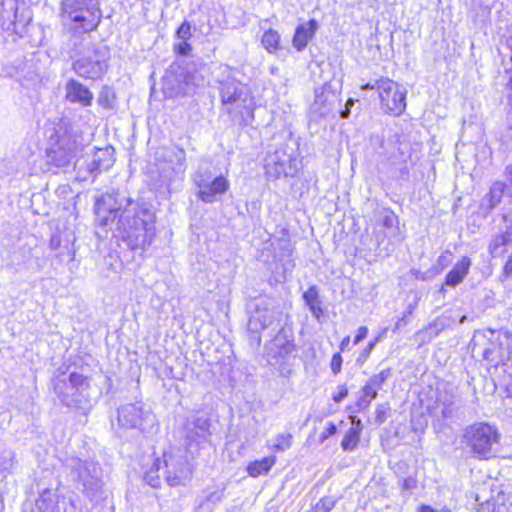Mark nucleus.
<instances>
[{
  "mask_svg": "<svg viewBox=\"0 0 512 512\" xmlns=\"http://www.w3.org/2000/svg\"><path fill=\"white\" fill-rule=\"evenodd\" d=\"M265 173L268 179L276 180L280 177L295 176L299 170V161L294 150L287 145H281L265 158Z\"/></svg>",
  "mask_w": 512,
  "mask_h": 512,
  "instance_id": "12",
  "label": "nucleus"
},
{
  "mask_svg": "<svg viewBox=\"0 0 512 512\" xmlns=\"http://www.w3.org/2000/svg\"><path fill=\"white\" fill-rule=\"evenodd\" d=\"M274 464V457H265L261 460L250 463L247 467V471L251 477H258L262 474L268 473Z\"/></svg>",
  "mask_w": 512,
  "mask_h": 512,
  "instance_id": "28",
  "label": "nucleus"
},
{
  "mask_svg": "<svg viewBox=\"0 0 512 512\" xmlns=\"http://www.w3.org/2000/svg\"><path fill=\"white\" fill-rule=\"evenodd\" d=\"M507 189L508 186L506 183L501 181H496L491 185L490 190L484 199L489 202L488 207L490 210L494 209L501 202L504 193L507 194Z\"/></svg>",
  "mask_w": 512,
  "mask_h": 512,
  "instance_id": "27",
  "label": "nucleus"
},
{
  "mask_svg": "<svg viewBox=\"0 0 512 512\" xmlns=\"http://www.w3.org/2000/svg\"><path fill=\"white\" fill-rule=\"evenodd\" d=\"M292 445V435L290 433H282L277 435L273 440V450L276 452H284Z\"/></svg>",
  "mask_w": 512,
  "mask_h": 512,
  "instance_id": "33",
  "label": "nucleus"
},
{
  "mask_svg": "<svg viewBox=\"0 0 512 512\" xmlns=\"http://www.w3.org/2000/svg\"><path fill=\"white\" fill-rule=\"evenodd\" d=\"M221 102L224 110L233 118L239 116L243 126L251 125L254 120V101L247 87L234 78L220 82Z\"/></svg>",
  "mask_w": 512,
  "mask_h": 512,
  "instance_id": "5",
  "label": "nucleus"
},
{
  "mask_svg": "<svg viewBox=\"0 0 512 512\" xmlns=\"http://www.w3.org/2000/svg\"><path fill=\"white\" fill-rule=\"evenodd\" d=\"M349 105H353V101H352V100H349V101L347 102V106H349Z\"/></svg>",
  "mask_w": 512,
  "mask_h": 512,
  "instance_id": "64",
  "label": "nucleus"
},
{
  "mask_svg": "<svg viewBox=\"0 0 512 512\" xmlns=\"http://www.w3.org/2000/svg\"><path fill=\"white\" fill-rule=\"evenodd\" d=\"M492 354V351L490 349H485L483 352V357L486 360H490V355Z\"/></svg>",
  "mask_w": 512,
  "mask_h": 512,
  "instance_id": "58",
  "label": "nucleus"
},
{
  "mask_svg": "<svg viewBox=\"0 0 512 512\" xmlns=\"http://www.w3.org/2000/svg\"><path fill=\"white\" fill-rule=\"evenodd\" d=\"M368 334V328L366 326H361L357 330V335L355 336L353 343L354 345L359 344L362 340H364L367 337Z\"/></svg>",
  "mask_w": 512,
  "mask_h": 512,
  "instance_id": "46",
  "label": "nucleus"
},
{
  "mask_svg": "<svg viewBox=\"0 0 512 512\" xmlns=\"http://www.w3.org/2000/svg\"><path fill=\"white\" fill-rule=\"evenodd\" d=\"M437 403L441 407V415L444 419H450L456 411V395L453 389L440 391Z\"/></svg>",
  "mask_w": 512,
  "mask_h": 512,
  "instance_id": "23",
  "label": "nucleus"
},
{
  "mask_svg": "<svg viewBox=\"0 0 512 512\" xmlns=\"http://www.w3.org/2000/svg\"><path fill=\"white\" fill-rule=\"evenodd\" d=\"M417 486V481L415 478L413 477H408V478H405L402 482V488L404 490H408V491H411L413 490L414 488H416Z\"/></svg>",
  "mask_w": 512,
  "mask_h": 512,
  "instance_id": "49",
  "label": "nucleus"
},
{
  "mask_svg": "<svg viewBox=\"0 0 512 512\" xmlns=\"http://www.w3.org/2000/svg\"><path fill=\"white\" fill-rule=\"evenodd\" d=\"M411 274L415 277V279L422 280V281L431 280L435 277L431 268L425 272H422L418 269H411Z\"/></svg>",
  "mask_w": 512,
  "mask_h": 512,
  "instance_id": "42",
  "label": "nucleus"
},
{
  "mask_svg": "<svg viewBox=\"0 0 512 512\" xmlns=\"http://www.w3.org/2000/svg\"><path fill=\"white\" fill-rule=\"evenodd\" d=\"M389 406L387 404H379L376 408L375 422L378 425L384 423L387 419Z\"/></svg>",
  "mask_w": 512,
  "mask_h": 512,
  "instance_id": "40",
  "label": "nucleus"
},
{
  "mask_svg": "<svg viewBox=\"0 0 512 512\" xmlns=\"http://www.w3.org/2000/svg\"><path fill=\"white\" fill-rule=\"evenodd\" d=\"M63 465L67 477L90 502L99 504L107 498L103 470L99 463L91 459L69 456L65 458Z\"/></svg>",
  "mask_w": 512,
  "mask_h": 512,
  "instance_id": "3",
  "label": "nucleus"
},
{
  "mask_svg": "<svg viewBox=\"0 0 512 512\" xmlns=\"http://www.w3.org/2000/svg\"><path fill=\"white\" fill-rule=\"evenodd\" d=\"M6 455H7V459H8V462H5L4 465H2V468L3 469H8L11 467V462H12V459H13V455L11 452H6Z\"/></svg>",
  "mask_w": 512,
  "mask_h": 512,
  "instance_id": "56",
  "label": "nucleus"
},
{
  "mask_svg": "<svg viewBox=\"0 0 512 512\" xmlns=\"http://www.w3.org/2000/svg\"><path fill=\"white\" fill-rule=\"evenodd\" d=\"M73 241L74 239H72L68 233L56 231L50 238L49 247L51 250H59V253L57 254L58 258L68 256L70 260H74L75 249Z\"/></svg>",
  "mask_w": 512,
  "mask_h": 512,
  "instance_id": "20",
  "label": "nucleus"
},
{
  "mask_svg": "<svg viewBox=\"0 0 512 512\" xmlns=\"http://www.w3.org/2000/svg\"><path fill=\"white\" fill-rule=\"evenodd\" d=\"M296 356L297 349L292 332L282 327L267 347V360L281 376L289 377Z\"/></svg>",
  "mask_w": 512,
  "mask_h": 512,
  "instance_id": "8",
  "label": "nucleus"
},
{
  "mask_svg": "<svg viewBox=\"0 0 512 512\" xmlns=\"http://www.w3.org/2000/svg\"><path fill=\"white\" fill-rule=\"evenodd\" d=\"M52 385L63 405L80 410L84 415L88 413L91 408L88 394L90 384L86 376L77 372L67 374L59 368L52 378Z\"/></svg>",
  "mask_w": 512,
  "mask_h": 512,
  "instance_id": "4",
  "label": "nucleus"
},
{
  "mask_svg": "<svg viewBox=\"0 0 512 512\" xmlns=\"http://www.w3.org/2000/svg\"><path fill=\"white\" fill-rule=\"evenodd\" d=\"M419 160L417 150L408 142H399L396 151L387 158L391 166L398 167L399 178L407 180L410 174V166H414Z\"/></svg>",
  "mask_w": 512,
  "mask_h": 512,
  "instance_id": "18",
  "label": "nucleus"
},
{
  "mask_svg": "<svg viewBox=\"0 0 512 512\" xmlns=\"http://www.w3.org/2000/svg\"><path fill=\"white\" fill-rule=\"evenodd\" d=\"M192 51V46L188 41L180 40L179 43L174 44V52L181 56H188Z\"/></svg>",
  "mask_w": 512,
  "mask_h": 512,
  "instance_id": "41",
  "label": "nucleus"
},
{
  "mask_svg": "<svg viewBox=\"0 0 512 512\" xmlns=\"http://www.w3.org/2000/svg\"><path fill=\"white\" fill-rule=\"evenodd\" d=\"M224 490L225 488H217L208 492L204 500L200 502L199 507L203 508L207 503H212L213 505L219 504L223 500Z\"/></svg>",
  "mask_w": 512,
  "mask_h": 512,
  "instance_id": "36",
  "label": "nucleus"
},
{
  "mask_svg": "<svg viewBox=\"0 0 512 512\" xmlns=\"http://www.w3.org/2000/svg\"><path fill=\"white\" fill-rule=\"evenodd\" d=\"M303 299L306 305L309 307L312 314L319 318L323 313L321 308V300L319 297V291L316 286L309 287L303 294Z\"/></svg>",
  "mask_w": 512,
  "mask_h": 512,
  "instance_id": "26",
  "label": "nucleus"
},
{
  "mask_svg": "<svg viewBox=\"0 0 512 512\" xmlns=\"http://www.w3.org/2000/svg\"><path fill=\"white\" fill-rule=\"evenodd\" d=\"M93 93L75 79H70L65 85V99L73 104H78L81 107H89L93 102Z\"/></svg>",
  "mask_w": 512,
  "mask_h": 512,
  "instance_id": "19",
  "label": "nucleus"
},
{
  "mask_svg": "<svg viewBox=\"0 0 512 512\" xmlns=\"http://www.w3.org/2000/svg\"><path fill=\"white\" fill-rule=\"evenodd\" d=\"M419 512H451V510L447 507H443L441 510L438 511L429 505H422L419 508Z\"/></svg>",
  "mask_w": 512,
  "mask_h": 512,
  "instance_id": "53",
  "label": "nucleus"
},
{
  "mask_svg": "<svg viewBox=\"0 0 512 512\" xmlns=\"http://www.w3.org/2000/svg\"><path fill=\"white\" fill-rule=\"evenodd\" d=\"M318 28L319 24L315 19H310L306 24L298 25L293 36V47L297 51L304 50Z\"/></svg>",
  "mask_w": 512,
  "mask_h": 512,
  "instance_id": "21",
  "label": "nucleus"
},
{
  "mask_svg": "<svg viewBox=\"0 0 512 512\" xmlns=\"http://www.w3.org/2000/svg\"><path fill=\"white\" fill-rule=\"evenodd\" d=\"M352 423H353V425H355L354 427H361L362 428V424H361V420L360 419L356 420L355 418H353L352 419Z\"/></svg>",
  "mask_w": 512,
  "mask_h": 512,
  "instance_id": "61",
  "label": "nucleus"
},
{
  "mask_svg": "<svg viewBox=\"0 0 512 512\" xmlns=\"http://www.w3.org/2000/svg\"><path fill=\"white\" fill-rule=\"evenodd\" d=\"M106 153H108V150H99L96 153L95 158L91 161V163L88 164L87 167V170L90 174H93L94 172H100L102 170H107L113 164L112 159H108L106 163L102 161L100 154Z\"/></svg>",
  "mask_w": 512,
  "mask_h": 512,
  "instance_id": "31",
  "label": "nucleus"
},
{
  "mask_svg": "<svg viewBox=\"0 0 512 512\" xmlns=\"http://www.w3.org/2000/svg\"><path fill=\"white\" fill-rule=\"evenodd\" d=\"M156 422L155 416L142 402L126 404L118 409V423L126 429L150 431Z\"/></svg>",
  "mask_w": 512,
  "mask_h": 512,
  "instance_id": "13",
  "label": "nucleus"
},
{
  "mask_svg": "<svg viewBox=\"0 0 512 512\" xmlns=\"http://www.w3.org/2000/svg\"><path fill=\"white\" fill-rule=\"evenodd\" d=\"M80 150V145L71 135L62 134L58 136L55 144L47 149V163L67 170L73 164Z\"/></svg>",
  "mask_w": 512,
  "mask_h": 512,
  "instance_id": "15",
  "label": "nucleus"
},
{
  "mask_svg": "<svg viewBox=\"0 0 512 512\" xmlns=\"http://www.w3.org/2000/svg\"><path fill=\"white\" fill-rule=\"evenodd\" d=\"M335 506V501L331 498H322L314 507L313 512H330Z\"/></svg>",
  "mask_w": 512,
  "mask_h": 512,
  "instance_id": "39",
  "label": "nucleus"
},
{
  "mask_svg": "<svg viewBox=\"0 0 512 512\" xmlns=\"http://www.w3.org/2000/svg\"><path fill=\"white\" fill-rule=\"evenodd\" d=\"M283 316L276 299L266 296L255 299L247 324L249 344L258 348L262 341V331L280 325Z\"/></svg>",
  "mask_w": 512,
  "mask_h": 512,
  "instance_id": "6",
  "label": "nucleus"
},
{
  "mask_svg": "<svg viewBox=\"0 0 512 512\" xmlns=\"http://www.w3.org/2000/svg\"><path fill=\"white\" fill-rule=\"evenodd\" d=\"M361 427H351L348 429L341 441V447L345 451H353L360 439Z\"/></svg>",
  "mask_w": 512,
  "mask_h": 512,
  "instance_id": "29",
  "label": "nucleus"
},
{
  "mask_svg": "<svg viewBox=\"0 0 512 512\" xmlns=\"http://www.w3.org/2000/svg\"><path fill=\"white\" fill-rule=\"evenodd\" d=\"M381 335H378L377 337H375V339L372 341V342H375V345L380 341L381 339Z\"/></svg>",
  "mask_w": 512,
  "mask_h": 512,
  "instance_id": "62",
  "label": "nucleus"
},
{
  "mask_svg": "<svg viewBox=\"0 0 512 512\" xmlns=\"http://www.w3.org/2000/svg\"><path fill=\"white\" fill-rule=\"evenodd\" d=\"M209 420L205 417L186 419L178 430L180 446L164 452L166 482L175 487L184 485L192 474L191 460L209 441Z\"/></svg>",
  "mask_w": 512,
  "mask_h": 512,
  "instance_id": "2",
  "label": "nucleus"
},
{
  "mask_svg": "<svg viewBox=\"0 0 512 512\" xmlns=\"http://www.w3.org/2000/svg\"><path fill=\"white\" fill-rule=\"evenodd\" d=\"M337 431V427L333 422L327 423L325 430L321 433L320 439L321 441H325L328 437L334 435Z\"/></svg>",
  "mask_w": 512,
  "mask_h": 512,
  "instance_id": "44",
  "label": "nucleus"
},
{
  "mask_svg": "<svg viewBox=\"0 0 512 512\" xmlns=\"http://www.w3.org/2000/svg\"><path fill=\"white\" fill-rule=\"evenodd\" d=\"M279 42L280 35L273 29L265 31L261 39L263 47L270 53H273L278 49Z\"/></svg>",
  "mask_w": 512,
  "mask_h": 512,
  "instance_id": "30",
  "label": "nucleus"
},
{
  "mask_svg": "<svg viewBox=\"0 0 512 512\" xmlns=\"http://www.w3.org/2000/svg\"><path fill=\"white\" fill-rule=\"evenodd\" d=\"M405 324V319L404 317L400 320H398V322L396 323V326H395V329H400L402 325Z\"/></svg>",
  "mask_w": 512,
  "mask_h": 512,
  "instance_id": "59",
  "label": "nucleus"
},
{
  "mask_svg": "<svg viewBox=\"0 0 512 512\" xmlns=\"http://www.w3.org/2000/svg\"><path fill=\"white\" fill-rule=\"evenodd\" d=\"M466 320V316H463L460 320V323H463Z\"/></svg>",
  "mask_w": 512,
  "mask_h": 512,
  "instance_id": "63",
  "label": "nucleus"
},
{
  "mask_svg": "<svg viewBox=\"0 0 512 512\" xmlns=\"http://www.w3.org/2000/svg\"><path fill=\"white\" fill-rule=\"evenodd\" d=\"M117 193H105L96 198L94 212L101 227L110 226L116 219V230L122 241L133 251L144 252L156 236L155 214L145 204L126 200L118 202Z\"/></svg>",
  "mask_w": 512,
  "mask_h": 512,
  "instance_id": "1",
  "label": "nucleus"
},
{
  "mask_svg": "<svg viewBox=\"0 0 512 512\" xmlns=\"http://www.w3.org/2000/svg\"><path fill=\"white\" fill-rule=\"evenodd\" d=\"M340 102L338 95L328 84L315 90V100L310 107V115L313 120H318L332 114L336 105Z\"/></svg>",
  "mask_w": 512,
  "mask_h": 512,
  "instance_id": "17",
  "label": "nucleus"
},
{
  "mask_svg": "<svg viewBox=\"0 0 512 512\" xmlns=\"http://www.w3.org/2000/svg\"><path fill=\"white\" fill-rule=\"evenodd\" d=\"M176 157H177L180 165H182L185 160V151L183 149H179L176 154Z\"/></svg>",
  "mask_w": 512,
  "mask_h": 512,
  "instance_id": "57",
  "label": "nucleus"
},
{
  "mask_svg": "<svg viewBox=\"0 0 512 512\" xmlns=\"http://www.w3.org/2000/svg\"><path fill=\"white\" fill-rule=\"evenodd\" d=\"M331 371L334 375L338 374L341 371L342 367V356L340 353H336L333 355L331 359Z\"/></svg>",
  "mask_w": 512,
  "mask_h": 512,
  "instance_id": "43",
  "label": "nucleus"
},
{
  "mask_svg": "<svg viewBox=\"0 0 512 512\" xmlns=\"http://www.w3.org/2000/svg\"><path fill=\"white\" fill-rule=\"evenodd\" d=\"M110 50L107 46H93L85 55L72 64L74 72L82 78L98 80L108 69Z\"/></svg>",
  "mask_w": 512,
  "mask_h": 512,
  "instance_id": "11",
  "label": "nucleus"
},
{
  "mask_svg": "<svg viewBox=\"0 0 512 512\" xmlns=\"http://www.w3.org/2000/svg\"><path fill=\"white\" fill-rule=\"evenodd\" d=\"M471 261L468 257H463L459 260L452 270L446 275L445 285L456 287L460 284L469 272Z\"/></svg>",
  "mask_w": 512,
  "mask_h": 512,
  "instance_id": "22",
  "label": "nucleus"
},
{
  "mask_svg": "<svg viewBox=\"0 0 512 512\" xmlns=\"http://www.w3.org/2000/svg\"><path fill=\"white\" fill-rule=\"evenodd\" d=\"M374 348H375V342H369L368 345L364 348V350L359 355L357 361L362 362V363L365 362L369 358V356Z\"/></svg>",
  "mask_w": 512,
  "mask_h": 512,
  "instance_id": "45",
  "label": "nucleus"
},
{
  "mask_svg": "<svg viewBox=\"0 0 512 512\" xmlns=\"http://www.w3.org/2000/svg\"><path fill=\"white\" fill-rule=\"evenodd\" d=\"M503 221L505 223V230L495 236L489 246L492 254H498V250L502 246L512 242V220H508L507 216H503Z\"/></svg>",
  "mask_w": 512,
  "mask_h": 512,
  "instance_id": "25",
  "label": "nucleus"
},
{
  "mask_svg": "<svg viewBox=\"0 0 512 512\" xmlns=\"http://www.w3.org/2000/svg\"><path fill=\"white\" fill-rule=\"evenodd\" d=\"M362 397L358 401V406L361 408H367L371 401L374 400L378 395V390H376L371 384L366 382V384L362 388Z\"/></svg>",
  "mask_w": 512,
  "mask_h": 512,
  "instance_id": "32",
  "label": "nucleus"
},
{
  "mask_svg": "<svg viewBox=\"0 0 512 512\" xmlns=\"http://www.w3.org/2000/svg\"><path fill=\"white\" fill-rule=\"evenodd\" d=\"M114 98L113 92L110 88L104 87L99 93L97 102L100 106L106 109L112 108V100Z\"/></svg>",
  "mask_w": 512,
  "mask_h": 512,
  "instance_id": "37",
  "label": "nucleus"
},
{
  "mask_svg": "<svg viewBox=\"0 0 512 512\" xmlns=\"http://www.w3.org/2000/svg\"><path fill=\"white\" fill-rule=\"evenodd\" d=\"M392 376V370L390 368L384 369L378 374L372 375L367 381L376 390H380L385 382Z\"/></svg>",
  "mask_w": 512,
  "mask_h": 512,
  "instance_id": "34",
  "label": "nucleus"
},
{
  "mask_svg": "<svg viewBox=\"0 0 512 512\" xmlns=\"http://www.w3.org/2000/svg\"><path fill=\"white\" fill-rule=\"evenodd\" d=\"M348 395V389L345 386H340L337 394L333 396L336 403L342 402Z\"/></svg>",
  "mask_w": 512,
  "mask_h": 512,
  "instance_id": "50",
  "label": "nucleus"
},
{
  "mask_svg": "<svg viewBox=\"0 0 512 512\" xmlns=\"http://www.w3.org/2000/svg\"><path fill=\"white\" fill-rule=\"evenodd\" d=\"M175 36L178 40L188 41L192 37V25L184 21L176 30Z\"/></svg>",
  "mask_w": 512,
  "mask_h": 512,
  "instance_id": "38",
  "label": "nucleus"
},
{
  "mask_svg": "<svg viewBox=\"0 0 512 512\" xmlns=\"http://www.w3.org/2000/svg\"><path fill=\"white\" fill-rule=\"evenodd\" d=\"M264 512H281V509L279 505L269 502Z\"/></svg>",
  "mask_w": 512,
  "mask_h": 512,
  "instance_id": "54",
  "label": "nucleus"
},
{
  "mask_svg": "<svg viewBox=\"0 0 512 512\" xmlns=\"http://www.w3.org/2000/svg\"><path fill=\"white\" fill-rule=\"evenodd\" d=\"M397 222V216L394 213L387 214L383 219V225L385 227H392Z\"/></svg>",
  "mask_w": 512,
  "mask_h": 512,
  "instance_id": "51",
  "label": "nucleus"
},
{
  "mask_svg": "<svg viewBox=\"0 0 512 512\" xmlns=\"http://www.w3.org/2000/svg\"><path fill=\"white\" fill-rule=\"evenodd\" d=\"M350 114L349 108L347 107L345 110L341 111V117L347 118Z\"/></svg>",
  "mask_w": 512,
  "mask_h": 512,
  "instance_id": "60",
  "label": "nucleus"
},
{
  "mask_svg": "<svg viewBox=\"0 0 512 512\" xmlns=\"http://www.w3.org/2000/svg\"><path fill=\"white\" fill-rule=\"evenodd\" d=\"M209 179L210 176L207 173L198 171L195 174L194 182L199 188L197 192L198 198L205 203H214L228 191L230 183L222 175L215 177L211 181Z\"/></svg>",
  "mask_w": 512,
  "mask_h": 512,
  "instance_id": "16",
  "label": "nucleus"
},
{
  "mask_svg": "<svg viewBox=\"0 0 512 512\" xmlns=\"http://www.w3.org/2000/svg\"><path fill=\"white\" fill-rule=\"evenodd\" d=\"M161 470H164V478L166 479L167 473L164 460L161 461L159 458H156L152 466L144 473V481L153 488H159L162 482L160 475Z\"/></svg>",
  "mask_w": 512,
  "mask_h": 512,
  "instance_id": "24",
  "label": "nucleus"
},
{
  "mask_svg": "<svg viewBox=\"0 0 512 512\" xmlns=\"http://www.w3.org/2000/svg\"><path fill=\"white\" fill-rule=\"evenodd\" d=\"M503 274L506 277H509L512 274V251L504 265Z\"/></svg>",
  "mask_w": 512,
  "mask_h": 512,
  "instance_id": "52",
  "label": "nucleus"
},
{
  "mask_svg": "<svg viewBox=\"0 0 512 512\" xmlns=\"http://www.w3.org/2000/svg\"><path fill=\"white\" fill-rule=\"evenodd\" d=\"M500 434L496 427L475 422L463 430L461 443L478 459H489L495 455V446L499 443Z\"/></svg>",
  "mask_w": 512,
  "mask_h": 512,
  "instance_id": "7",
  "label": "nucleus"
},
{
  "mask_svg": "<svg viewBox=\"0 0 512 512\" xmlns=\"http://www.w3.org/2000/svg\"><path fill=\"white\" fill-rule=\"evenodd\" d=\"M505 177L506 180L509 183L508 189H507V195L512 197V164L508 165L505 169Z\"/></svg>",
  "mask_w": 512,
  "mask_h": 512,
  "instance_id": "48",
  "label": "nucleus"
},
{
  "mask_svg": "<svg viewBox=\"0 0 512 512\" xmlns=\"http://www.w3.org/2000/svg\"><path fill=\"white\" fill-rule=\"evenodd\" d=\"M349 343H350V336L344 337L340 343V351H345L348 348Z\"/></svg>",
  "mask_w": 512,
  "mask_h": 512,
  "instance_id": "55",
  "label": "nucleus"
},
{
  "mask_svg": "<svg viewBox=\"0 0 512 512\" xmlns=\"http://www.w3.org/2000/svg\"><path fill=\"white\" fill-rule=\"evenodd\" d=\"M444 328V321L441 318L436 319L432 324L426 328L427 331L435 330L434 335L436 336L438 332Z\"/></svg>",
  "mask_w": 512,
  "mask_h": 512,
  "instance_id": "47",
  "label": "nucleus"
},
{
  "mask_svg": "<svg viewBox=\"0 0 512 512\" xmlns=\"http://www.w3.org/2000/svg\"><path fill=\"white\" fill-rule=\"evenodd\" d=\"M62 9L76 30L90 32L97 29L101 22L102 12L97 0H63Z\"/></svg>",
  "mask_w": 512,
  "mask_h": 512,
  "instance_id": "9",
  "label": "nucleus"
},
{
  "mask_svg": "<svg viewBox=\"0 0 512 512\" xmlns=\"http://www.w3.org/2000/svg\"><path fill=\"white\" fill-rule=\"evenodd\" d=\"M2 27L18 36H22L32 16L24 3L19 4L17 0L1 1Z\"/></svg>",
  "mask_w": 512,
  "mask_h": 512,
  "instance_id": "14",
  "label": "nucleus"
},
{
  "mask_svg": "<svg viewBox=\"0 0 512 512\" xmlns=\"http://www.w3.org/2000/svg\"><path fill=\"white\" fill-rule=\"evenodd\" d=\"M452 262V253L449 251L443 252L437 259L436 263L431 267L435 276L442 273V271Z\"/></svg>",
  "mask_w": 512,
  "mask_h": 512,
  "instance_id": "35",
  "label": "nucleus"
},
{
  "mask_svg": "<svg viewBox=\"0 0 512 512\" xmlns=\"http://www.w3.org/2000/svg\"><path fill=\"white\" fill-rule=\"evenodd\" d=\"M362 88L366 90H377L381 109L385 113L400 116L405 111L407 90L397 82L386 77H381L380 79L367 83Z\"/></svg>",
  "mask_w": 512,
  "mask_h": 512,
  "instance_id": "10",
  "label": "nucleus"
}]
</instances>
